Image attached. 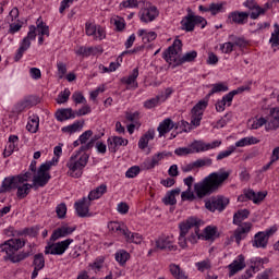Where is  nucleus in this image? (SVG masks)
<instances>
[{"instance_id":"c756f323","label":"nucleus","mask_w":279,"mask_h":279,"mask_svg":"<svg viewBox=\"0 0 279 279\" xmlns=\"http://www.w3.org/2000/svg\"><path fill=\"white\" fill-rule=\"evenodd\" d=\"M107 191L108 186L106 184H101L100 186L89 192L87 199L89 202H94V199H99V197L107 193Z\"/></svg>"},{"instance_id":"473e14b6","label":"nucleus","mask_w":279,"mask_h":279,"mask_svg":"<svg viewBox=\"0 0 279 279\" xmlns=\"http://www.w3.org/2000/svg\"><path fill=\"white\" fill-rule=\"evenodd\" d=\"M250 217V210L241 209L236 211L233 216V223L234 226H241L245 219Z\"/></svg>"},{"instance_id":"8fccbe9b","label":"nucleus","mask_w":279,"mask_h":279,"mask_svg":"<svg viewBox=\"0 0 279 279\" xmlns=\"http://www.w3.org/2000/svg\"><path fill=\"white\" fill-rule=\"evenodd\" d=\"M208 10L213 16H217L223 10V3H210Z\"/></svg>"},{"instance_id":"4d7b16f0","label":"nucleus","mask_w":279,"mask_h":279,"mask_svg":"<svg viewBox=\"0 0 279 279\" xmlns=\"http://www.w3.org/2000/svg\"><path fill=\"white\" fill-rule=\"evenodd\" d=\"M37 32L39 36H49V26H47L45 22H40L37 24Z\"/></svg>"},{"instance_id":"6e6d98bb","label":"nucleus","mask_w":279,"mask_h":279,"mask_svg":"<svg viewBox=\"0 0 279 279\" xmlns=\"http://www.w3.org/2000/svg\"><path fill=\"white\" fill-rule=\"evenodd\" d=\"M265 14V10H263V8H260V5L257 4V8L252 10L251 13H248V16L253 20L256 21V19H258V16Z\"/></svg>"},{"instance_id":"052dcab7","label":"nucleus","mask_w":279,"mask_h":279,"mask_svg":"<svg viewBox=\"0 0 279 279\" xmlns=\"http://www.w3.org/2000/svg\"><path fill=\"white\" fill-rule=\"evenodd\" d=\"M234 149L236 148L232 146L227 150L220 151L217 156V160H223V158H228V156H232V154H234Z\"/></svg>"},{"instance_id":"a18cd8bd","label":"nucleus","mask_w":279,"mask_h":279,"mask_svg":"<svg viewBox=\"0 0 279 279\" xmlns=\"http://www.w3.org/2000/svg\"><path fill=\"white\" fill-rule=\"evenodd\" d=\"M275 28L276 29L271 34L269 43H270L271 47H279V25L275 24Z\"/></svg>"},{"instance_id":"c85d7f7f","label":"nucleus","mask_w":279,"mask_h":279,"mask_svg":"<svg viewBox=\"0 0 279 279\" xmlns=\"http://www.w3.org/2000/svg\"><path fill=\"white\" fill-rule=\"evenodd\" d=\"M181 27L185 32H194L195 29V15H185L181 21Z\"/></svg>"},{"instance_id":"37998d69","label":"nucleus","mask_w":279,"mask_h":279,"mask_svg":"<svg viewBox=\"0 0 279 279\" xmlns=\"http://www.w3.org/2000/svg\"><path fill=\"white\" fill-rule=\"evenodd\" d=\"M138 77V68H135L132 71V74H130L128 77H123L122 82L123 84H128V86L134 84L136 82V78Z\"/></svg>"},{"instance_id":"4be33fe9","label":"nucleus","mask_w":279,"mask_h":279,"mask_svg":"<svg viewBox=\"0 0 279 279\" xmlns=\"http://www.w3.org/2000/svg\"><path fill=\"white\" fill-rule=\"evenodd\" d=\"M266 121L268 122V125H266V130H278L279 108L270 109V113L267 116Z\"/></svg>"},{"instance_id":"f03ea898","label":"nucleus","mask_w":279,"mask_h":279,"mask_svg":"<svg viewBox=\"0 0 279 279\" xmlns=\"http://www.w3.org/2000/svg\"><path fill=\"white\" fill-rule=\"evenodd\" d=\"M22 247H25V241H22L21 239H10L0 244V252H5V260H11V263H21V260H25V258H28L29 256V252H21L17 255H14Z\"/></svg>"},{"instance_id":"e433bc0d","label":"nucleus","mask_w":279,"mask_h":279,"mask_svg":"<svg viewBox=\"0 0 279 279\" xmlns=\"http://www.w3.org/2000/svg\"><path fill=\"white\" fill-rule=\"evenodd\" d=\"M228 92V86L223 83H216L211 85L210 92L207 94L206 98L213 97L216 93H226Z\"/></svg>"},{"instance_id":"a19ab883","label":"nucleus","mask_w":279,"mask_h":279,"mask_svg":"<svg viewBox=\"0 0 279 279\" xmlns=\"http://www.w3.org/2000/svg\"><path fill=\"white\" fill-rule=\"evenodd\" d=\"M83 125L84 124L80 123V121H76L71 125L62 128V132H65L68 134H74V132L82 130Z\"/></svg>"},{"instance_id":"58836bf2","label":"nucleus","mask_w":279,"mask_h":279,"mask_svg":"<svg viewBox=\"0 0 279 279\" xmlns=\"http://www.w3.org/2000/svg\"><path fill=\"white\" fill-rule=\"evenodd\" d=\"M258 143H260V141H258V138H256L254 136L243 137L235 143V147H245L247 145H256Z\"/></svg>"},{"instance_id":"3c124183","label":"nucleus","mask_w":279,"mask_h":279,"mask_svg":"<svg viewBox=\"0 0 279 279\" xmlns=\"http://www.w3.org/2000/svg\"><path fill=\"white\" fill-rule=\"evenodd\" d=\"M210 165H213V159L210 158H203L194 161L196 169H201V167H210Z\"/></svg>"},{"instance_id":"2f4dec72","label":"nucleus","mask_w":279,"mask_h":279,"mask_svg":"<svg viewBox=\"0 0 279 279\" xmlns=\"http://www.w3.org/2000/svg\"><path fill=\"white\" fill-rule=\"evenodd\" d=\"M39 125H40V119L38 118V116L29 117L26 125V130L31 132V134H36V132H38Z\"/></svg>"},{"instance_id":"7ed1b4c3","label":"nucleus","mask_w":279,"mask_h":279,"mask_svg":"<svg viewBox=\"0 0 279 279\" xmlns=\"http://www.w3.org/2000/svg\"><path fill=\"white\" fill-rule=\"evenodd\" d=\"M78 150L77 154L72 155L66 162V167L69 169L68 173L71 178H82V174L84 173V168L88 165V159L90 156L88 154L84 153L83 155H80Z\"/></svg>"},{"instance_id":"1a4fd4ad","label":"nucleus","mask_w":279,"mask_h":279,"mask_svg":"<svg viewBox=\"0 0 279 279\" xmlns=\"http://www.w3.org/2000/svg\"><path fill=\"white\" fill-rule=\"evenodd\" d=\"M180 51H182V40L175 39L173 44L163 51L162 58L168 64H171L172 62L178 64V62H180V58L178 56Z\"/></svg>"},{"instance_id":"72a5a7b5","label":"nucleus","mask_w":279,"mask_h":279,"mask_svg":"<svg viewBox=\"0 0 279 279\" xmlns=\"http://www.w3.org/2000/svg\"><path fill=\"white\" fill-rule=\"evenodd\" d=\"M201 239H205V241H215L217 239V227H206L204 229V234L199 233Z\"/></svg>"},{"instance_id":"f704fd0d","label":"nucleus","mask_w":279,"mask_h":279,"mask_svg":"<svg viewBox=\"0 0 279 279\" xmlns=\"http://www.w3.org/2000/svg\"><path fill=\"white\" fill-rule=\"evenodd\" d=\"M169 269L174 279H189L186 274H184L182 268H180V265L171 264Z\"/></svg>"},{"instance_id":"dca6fc26","label":"nucleus","mask_w":279,"mask_h":279,"mask_svg":"<svg viewBox=\"0 0 279 279\" xmlns=\"http://www.w3.org/2000/svg\"><path fill=\"white\" fill-rule=\"evenodd\" d=\"M155 245L157 250H161L162 252H175L178 250V245H173L169 235L159 236L155 241Z\"/></svg>"},{"instance_id":"5fc2aeb1","label":"nucleus","mask_w":279,"mask_h":279,"mask_svg":"<svg viewBox=\"0 0 279 279\" xmlns=\"http://www.w3.org/2000/svg\"><path fill=\"white\" fill-rule=\"evenodd\" d=\"M159 101H161L160 96H156L155 98L146 100L144 102V108H147L148 110H150V108H156Z\"/></svg>"},{"instance_id":"f8f14e48","label":"nucleus","mask_w":279,"mask_h":279,"mask_svg":"<svg viewBox=\"0 0 279 279\" xmlns=\"http://www.w3.org/2000/svg\"><path fill=\"white\" fill-rule=\"evenodd\" d=\"M73 243V239H66L54 244H48L45 247V254H52L53 256H62L69 250V245Z\"/></svg>"},{"instance_id":"c9c22d12","label":"nucleus","mask_w":279,"mask_h":279,"mask_svg":"<svg viewBox=\"0 0 279 279\" xmlns=\"http://www.w3.org/2000/svg\"><path fill=\"white\" fill-rule=\"evenodd\" d=\"M195 58H197V51L192 50L179 58V61L173 65V69H175V66H180V64H184V62H193Z\"/></svg>"},{"instance_id":"79ce46f5","label":"nucleus","mask_w":279,"mask_h":279,"mask_svg":"<svg viewBox=\"0 0 279 279\" xmlns=\"http://www.w3.org/2000/svg\"><path fill=\"white\" fill-rule=\"evenodd\" d=\"M129 259L130 253H128L126 251L122 250L116 253V260L117 263H120V265H125V263H128Z\"/></svg>"},{"instance_id":"09e8293b","label":"nucleus","mask_w":279,"mask_h":279,"mask_svg":"<svg viewBox=\"0 0 279 279\" xmlns=\"http://www.w3.org/2000/svg\"><path fill=\"white\" fill-rule=\"evenodd\" d=\"M192 149H194V151H196V154H199V151H208V143H204V142H195L192 144Z\"/></svg>"},{"instance_id":"b1692460","label":"nucleus","mask_w":279,"mask_h":279,"mask_svg":"<svg viewBox=\"0 0 279 279\" xmlns=\"http://www.w3.org/2000/svg\"><path fill=\"white\" fill-rule=\"evenodd\" d=\"M173 129L178 130V124H174L171 118H167L160 122L159 126L157 128V132L159 133V136L162 137L165 134H169V132H171Z\"/></svg>"},{"instance_id":"ddd939ff","label":"nucleus","mask_w":279,"mask_h":279,"mask_svg":"<svg viewBox=\"0 0 279 279\" xmlns=\"http://www.w3.org/2000/svg\"><path fill=\"white\" fill-rule=\"evenodd\" d=\"M250 19V12L232 11L228 14L227 25H245Z\"/></svg>"},{"instance_id":"bb28decb","label":"nucleus","mask_w":279,"mask_h":279,"mask_svg":"<svg viewBox=\"0 0 279 279\" xmlns=\"http://www.w3.org/2000/svg\"><path fill=\"white\" fill-rule=\"evenodd\" d=\"M56 119L57 121H69V119H75V111L71 108H65V109H59L56 112Z\"/></svg>"},{"instance_id":"0e129e2a","label":"nucleus","mask_w":279,"mask_h":279,"mask_svg":"<svg viewBox=\"0 0 279 279\" xmlns=\"http://www.w3.org/2000/svg\"><path fill=\"white\" fill-rule=\"evenodd\" d=\"M157 36L158 35L156 34V32H149L142 37V40L145 45H147V43H151L153 40H156Z\"/></svg>"},{"instance_id":"4c0bfd02","label":"nucleus","mask_w":279,"mask_h":279,"mask_svg":"<svg viewBox=\"0 0 279 279\" xmlns=\"http://www.w3.org/2000/svg\"><path fill=\"white\" fill-rule=\"evenodd\" d=\"M99 52V48L97 47H80L76 51L77 56H84L85 58H88V56H95Z\"/></svg>"},{"instance_id":"f257e3e1","label":"nucleus","mask_w":279,"mask_h":279,"mask_svg":"<svg viewBox=\"0 0 279 279\" xmlns=\"http://www.w3.org/2000/svg\"><path fill=\"white\" fill-rule=\"evenodd\" d=\"M230 178V171L220 170L218 172H211L205 177L201 182L194 184V192L198 199H204L215 193H219V190L226 184Z\"/></svg>"},{"instance_id":"e2e57ef3","label":"nucleus","mask_w":279,"mask_h":279,"mask_svg":"<svg viewBox=\"0 0 279 279\" xmlns=\"http://www.w3.org/2000/svg\"><path fill=\"white\" fill-rule=\"evenodd\" d=\"M90 136H93V131L92 130H87L85 131L80 137V144L81 145H86V143L88 142V140L90 138Z\"/></svg>"},{"instance_id":"a211bd4d","label":"nucleus","mask_w":279,"mask_h":279,"mask_svg":"<svg viewBox=\"0 0 279 279\" xmlns=\"http://www.w3.org/2000/svg\"><path fill=\"white\" fill-rule=\"evenodd\" d=\"M265 197H267V192H254V190H247L246 192H244V195H240L238 197L239 202H245L246 199H251V202H253L254 204H260V202H263V199H265Z\"/></svg>"},{"instance_id":"aec40b11","label":"nucleus","mask_w":279,"mask_h":279,"mask_svg":"<svg viewBox=\"0 0 279 279\" xmlns=\"http://www.w3.org/2000/svg\"><path fill=\"white\" fill-rule=\"evenodd\" d=\"M107 143L109 151H111V154H117L119 147H126L129 141L123 137L112 136L107 140Z\"/></svg>"},{"instance_id":"603ef678","label":"nucleus","mask_w":279,"mask_h":279,"mask_svg":"<svg viewBox=\"0 0 279 279\" xmlns=\"http://www.w3.org/2000/svg\"><path fill=\"white\" fill-rule=\"evenodd\" d=\"M229 39L231 40L233 47H245V39L243 37L231 35Z\"/></svg>"},{"instance_id":"f3484780","label":"nucleus","mask_w":279,"mask_h":279,"mask_svg":"<svg viewBox=\"0 0 279 279\" xmlns=\"http://www.w3.org/2000/svg\"><path fill=\"white\" fill-rule=\"evenodd\" d=\"M252 231V222H243L238 225V228L234 230L233 238L238 245H241V241L246 239L247 234Z\"/></svg>"},{"instance_id":"a878e982","label":"nucleus","mask_w":279,"mask_h":279,"mask_svg":"<svg viewBox=\"0 0 279 279\" xmlns=\"http://www.w3.org/2000/svg\"><path fill=\"white\" fill-rule=\"evenodd\" d=\"M181 192L182 190H180V187H175L174 190L167 192L166 196L162 198L163 204L166 206H175L178 204V199H175V197H178Z\"/></svg>"},{"instance_id":"393cba45","label":"nucleus","mask_w":279,"mask_h":279,"mask_svg":"<svg viewBox=\"0 0 279 279\" xmlns=\"http://www.w3.org/2000/svg\"><path fill=\"white\" fill-rule=\"evenodd\" d=\"M229 269L230 278L235 274H239L242 269H245V257L243 255H239L238 259L233 260V263L229 265Z\"/></svg>"},{"instance_id":"c03bdc74","label":"nucleus","mask_w":279,"mask_h":279,"mask_svg":"<svg viewBox=\"0 0 279 279\" xmlns=\"http://www.w3.org/2000/svg\"><path fill=\"white\" fill-rule=\"evenodd\" d=\"M99 138H101V135H94L87 144L81 146L80 151H88V149H93L95 143H97Z\"/></svg>"},{"instance_id":"7c9ffc66","label":"nucleus","mask_w":279,"mask_h":279,"mask_svg":"<svg viewBox=\"0 0 279 279\" xmlns=\"http://www.w3.org/2000/svg\"><path fill=\"white\" fill-rule=\"evenodd\" d=\"M267 243H269V240L266 238L265 233L262 231L257 232L254 236L253 241V247H267Z\"/></svg>"},{"instance_id":"ea45409f","label":"nucleus","mask_w":279,"mask_h":279,"mask_svg":"<svg viewBox=\"0 0 279 279\" xmlns=\"http://www.w3.org/2000/svg\"><path fill=\"white\" fill-rule=\"evenodd\" d=\"M33 265L35 269H45V255L38 253L34 256Z\"/></svg>"},{"instance_id":"49530a36","label":"nucleus","mask_w":279,"mask_h":279,"mask_svg":"<svg viewBox=\"0 0 279 279\" xmlns=\"http://www.w3.org/2000/svg\"><path fill=\"white\" fill-rule=\"evenodd\" d=\"M251 124V130H258V128H263V125H268L267 118H259L253 121H248Z\"/></svg>"},{"instance_id":"9d476101","label":"nucleus","mask_w":279,"mask_h":279,"mask_svg":"<svg viewBox=\"0 0 279 279\" xmlns=\"http://www.w3.org/2000/svg\"><path fill=\"white\" fill-rule=\"evenodd\" d=\"M228 204H230V198L223 195H218L213 196L210 199L205 202V208L210 213H215L216 210H218V213H223Z\"/></svg>"},{"instance_id":"423d86ee","label":"nucleus","mask_w":279,"mask_h":279,"mask_svg":"<svg viewBox=\"0 0 279 279\" xmlns=\"http://www.w3.org/2000/svg\"><path fill=\"white\" fill-rule=\"evenodd\" d=\"M199 223H202V221L197 218H189L179 225L180 234L186 236L189 230L194 228V233L190 235L189 241L193 244L197 243V240L202 239V235H199Z\"/></svg>"},{"instance_id":"0eeeda50","label":"nucleus","mask_w":279,"mask_h":279,"mask_svg":"<svg viewBox=\"0 0 279 279\" xmlns=\"http://www.w3.org/2000/svg\"><path fill=\"white\" fill-rule=\"evenodd\" d=\"M108 229L111 232H121L125 238L126 243H135L136 245H141V243H143V235L140 233H132L128 227H121L118 222H110L108 225Z\"/></svg>"},{"instance_id":"774afa93","label":"nucleus","mask_w":279,"mask_h":279,"mask_svg":"<svg viewBox=\"0 0 279 279\" xmlns=\"http://www.w3.org/2000/svg\"><path fill=\"white\" fill-rule=\"evenodd\" d=\"M174 154L177 156H189V154H193V148H186V147L177 148L174 150Z\"/></svg>"},{"instance_id":"cd10ccee","label":"nucleus","mask_w":279,"mask_h":279,"mask_svg":"<svg viewBox=\"0 0 279 279\" xmlns=\"http://www.w3.org/2000/svg\"><path fill=\"white\" fill-rule=\"evenodd\" d=\"M156 136V131L154 129H149L144 135L141 136L138 141V148L146 149L147 145H149V141H154Z\"/></svg>"},{"instance_id":"6e6552de","label":"nucleus","mask_w":279,"mask_h":279,"mask_svg":"<svg viewBox=\"0 0 279 279\" xmlns=\"http://www.w3.org/2000/svg\"><path fill=\"white\" fill-rule=\"evenodd\" d=\"M53 166V162L48 161L46 163H43L37 174L33 177V186H47L49 184V180H51V174H49V169Z\"/></svg>"},{"instance_id":"13d9d810","label":"nucleus","mask_w":279,"mask_h":279,"mask_svg":"<svg viewBox=\"0 0 279 279\" xmlns=\"http://www.w3.org/2000/svg\"><path fill=\"white\" fill-rule=\"evenodd\" d=\"M9 178L25 183L28 182V180L32 178V172H25L24 174L13 175Z\"/></svg>"},{"instance_id":"6ab92c4d","label":"nucleus","mask_w":279,"mask_h":279,"mask_svg":"<svg viewBox=\"0 0 279 279\" xmlns=\"http://www.w3.org/2000/svg\"><path fill=\"white\" fill-rule=\"evenodd\" d=\"M165 156H171V153H158L155 156L151 157V159L147 158L142 163V169L145 171H149V169H154Z\"/></svg>"},{"instance_id":"412c9836","label":"nucleus","mask_w":279,"mask_h":279,"mask_svg":"<svg viewBox=\"0 0 279 279\" xmlns=\"http://www.w3.org/2000/svg\"><path fill=\"white\" fill-rule=\"evenodd\" d=\"M76 230L75 227H60L58 229H56L51 236H50V241L56 242L58 241V239H64V236H69L70 234H73V231Z\"/></svg>"},{"instance_id":"680f3d73","label":"nucleus","mask_w":279,"mask_h":279,"mask_svg":"<svg viewBox=\"0 0 279 279\" xmlns=\"http://www.w3.org/2000/svg\"><path fill=\"white\" fill-rule=\"evenodd\" d=\"M140 173H141V167H138V166H133V167H131V168L126 171L125 175H126L128 178H136V175H138Z\"/></svg>"},{"instance_id":"de8ad7c7","label":"nucleus","mask_w":279,"mask_h":279,"mask_svg":"<svg viewBox=\"0 0 279 279\" xmlns=\"http://www.w3.org/2000/svg\"><path fill=\"white\" fill-rule=\"evenodd\" d=\"M69 97H71V90L69 88H65L58 95L57 104H66V101H69Z\"/></svg>"},{"instance_id":"5701e85b","label":"nucleus","mask_w":279,"mask_h":279,"mask_svg":"<svg viewBox=\"0 0 279 279\" xmlns=\"http://www.w3.org/2000/svg\"><path fill=\"white\" fill-rule=\"evenodd\" d=\"M89 207H90V201L86 197H83L81 201L74 204V208L77 215L82 218L88 217Z\"/></svg>"},{"instance_id":"69168bd1","label":"nucleus","mask_w":279,"mask_h":279,"mask_svg":"<svg viewBox=\"0 0 279 279\" xmlns=\"http://www.w3.org/2000/svg\"><path fill=\"white\" fill-rule=\"evenodd\" d=\"M196 267L198 271H206V269H210V260L205 259L203 262L196 263Z\"/></svg>"},{"instance_id":"864d4df0","label":"nucleus","mask_w":279,"mask_h":279,"mask_svg":"<svg viewBox=\"0 0 279 279\" xmlns=\"http://www.w3.org/2000/svg\"><path fill=\"white\" fill-rule=\"evenodd\" d=\"M56 213L59 219H64V217H66V204H59L56 208Z\"/></svg>"},{"instance_id":"338daca9","label":"nucleus","mask_w":279,"mask_h":279,"mask_svg":"<svg viewBox=\"0 0 279 279\" xmlns=\"http://www.w3.org/2000/svg\"><path fill=\"white\" fill-rule=\"evenodd\" d=\"M120 8H138V0H126L120 3Z\"/></svg>"},{"instance_id":"20e7f679","label":"nucleus","mask_w":279,"mask_h":279,"mask_svg":"<svg viewBox=\"0 0 279 279\" xmlns=\"http://www.w3.org/2000/svg\"><path fill=\"white\" fill-rule=\"evenodd\" d=\"M12 189H17V197L19 199H25L29 195V191L34 189L33 184L19 182L15 179H11L10 177L5 178L0 187V193H8V191H12Z\"/></svg>"},{"instance_id":"9b49d317","label":"nucleus","mask_w":279,"mask_h":279,"mask_svg":"<svg viewBox=\"0 0 279 279\" xmlns=\"http://www.w3.org/2000/svg\"><path fill=\"white\" fill-rule=\"evenodd\" d=\"M31 40H36V26L32 25L29 26V32L26 37L23 38L20 48L17 49V52L15 53L14 61L19 62L21 58H23V53L32 47V41Z\"/></svg>"},{"instance_id":"39448f33","label":"nucleus","mask_w":279,"mask_h":279,"mask_svg":"<svg viewBox=\"0 0 279 279\" xmlns=\"http://www.w3.org/2000/svg\"><path fill=\"white\" fill-rule=\"evenodd\" d=\"M208 107V101L201 100L198 101L192 109V119L191 124L186 121H181V125L183 128L182 132H191L194 128H198L199 123H202V117L204 114V110Z\"/></svg>"},{"instance_id":"2eb2a0df","label":"nucleus","mask_w":279,"mask_h":279,"mask_svg":"<svg viewBox=\"0 0 279 279\" xmlns=\"http://www.w3.org/2000/svg\"><path fill=\"white\" fill-rule=\"evenodd\" d=\"M86 36H94V40H104L106 38V31L100 25H95L90 22L85 24Z\"/></svg>"},{"instance_id":"4468645a","label":"nucleus","mask_w":279,"mask_h":279,"mask_svg":"<svg viewBox=\"0 0 279 279\" xmlns=\"http://www.w3.org/2000/svg\"><path fill=\"white\" fill-rule=\"evenodd\" d=\"M140 19L142 23H151V21H156L158 19V8L151 5L150 3H146V7L141 10Z\"/></svg>"},{"instance_id":"bf43d9fd","label":"nucleus","mask_w":279,"mask_h":279,"mask_svg":"<svg viewBox=\"0 0 279 279\" xmlns=\"http://www.w3.org/2000/svg\"><path fill=\"white\" fill-rule=\"evenodd\" d=\"M59 80H62L66 75V64L64 62L57 63Z\"/></svg>"}]
</instances>
